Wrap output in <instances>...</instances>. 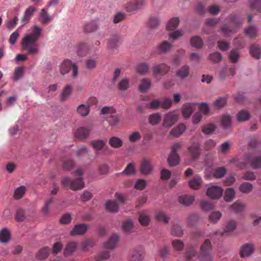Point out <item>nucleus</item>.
I'll list each match as a JSON object with an SVG mask.
<instances>
[{
    "label": "nucleus",
    "mask_w": 261,
    "mask_h": 261,
    "mask_svg": "<svg viewBox=\"0 0 261 261\" xmlns=\"http://www.w3.org/2000/svg\"><path fill=\"white\" fill-rule=\"evenodd\" d=\"M42 30L37 25L33 28L32 32L27 34L22 39L21 46L22 49L26 51L28 55H36L40 50V45L37 40L40 37Z\"/></svg>",
    "instance_id": "nucleus-1"
},
{
    "label": "nucleus",
    "mask_w": 261,
    "mask_h": 261,
    "mask_svg": "<svg viewBox=\"0 0 261 261\" xmlns=\"http://www.w3.org/2000/svg\"><path fill=\"white\" fill-rule=\"evenodd\" d=\"M75 174L80 176L74 179H72L69 177H64L61 180V185L65 188H70L73 191H77L82 189L84 187L83 178L81 177L84 171L82 169H77L75 171Z\"/></svg>",
    "instance_id": "nucleus-2"
},
{
    "label": "nucleus",
    "mask_w": 261,
    "mask_h": 261,
    "mask_svg": "<svg viewBox=\"0 0 261 261\" xmlns=\"http://www.w3.org/2000/svg\"><path fill=\"white\" fill-rule=\"evenodd\" d=\"M227 23L221 28V31L225 37H229L237 31L241 21L235 14L230 15L226 19Z\"/></svg>",
    "instance_id": "nucleus-3"
},
{
    "label": "nucleus",
    "mask_w": 261,
    "mask_h": 261,
    "mask_svg": "<svg viewBox=\"0 0 261 261\" xmlns=\"http://www.w3.org/2000/svg\"><path fill=\"white\" fill-rule=\"evenodd\" d=\"M71 70V76L75 78L78 74V68L75 63H73L70 60H64L60 66V72L61 74L65 75Z\"/></svg>",
    "instance_id": "nucleus-4"
},
{
    "label": "nucleus",
    "mask_w": 261,
    "mask_h": 261,
    "mask_svg": "<svg viewBox=\"0 0 261 261\" xmlns=\"http://www.w3.org/2000/svg\"><path fill=\"white\" fill-rule=\"evenodd\" d=\"M212 244L208 239L204 241L200 248L199 258L201 261H210L212 259L211 254Z\"/></svg>",
    "instance_id": "nucleus-5"
},
{
    "label": "nucleus",
    "mask_w": 261,
    "mask_h": 261,
    "mask_svg": "<svg viewBox=\"0 0 261 261\" xmlns=\"http://www.w3.org/2000/svg\"><path fill=\"white\" fill-rule=\"evenodd\" d=\"M191 160L195 161L198 159L200 155V145L198 143L193 142L187 148Z\"/></svg>",
    "instance_id": "nucleus-6"
},
{
    "label": "nucleus",
    "mask_w": 261,
    "mask_h": 261,
    "mask_svg": "<svg viewBox=\"0 0 261 261\" xmlns=\"http://www.w3.org/2000/svg\"><path fill=\"white\" fill-rule=\"evenodd\" d=\"M146 5V0H132L125 4V8L128 12H134L141 9Z\"/></svg>",
    "instance_id": "nucleus-7"
},
{
    "label": "nucleus",
    "mask_w": 261,
    "mask_h": 261,
    "mask_svg": "<svg viewBox=\"0 0 261 261\" xmlns=\"http://www.w3.org/2000/svg\"><path fill=\"white\" fill-rule=\"evenodd\" d=\"M144 257V251L142 247H138L130 251L128 259L129 261H141Z\"/></svg>",
    "instance_id": "nucleus-8"
},
{
    "label": "nucleus",
    "mask_w": 261,
    "mask_h": 261,
    "mask_svg": "<svg viewBox=\"0 0 261 261\" xmlns=\"http://www.w3.org/2000/svg\"><path fill=\"white\" fill-rule=\"evenodd\" d=\"M177 114L174 112H170L165 115L164 118L163 125L165 127H171L177 122Z\"/></svg>",
    "instance_id": "nucleus-9"
},
{
    "label": "nucleus",
    "mask_w": 261,
    "mask_h": 261,
    "mask_svg": "<svg viewBox=\"0 0 261 261\" xmlns=\"http://www.w3.org/2000/svg\"><path fill=\"white\" fill-rule=\"evenodd\" d=\"M223 193L222 189L218 186H212L208 188L206 195L211 199H218L221 197Z\"/></svg>",
    "instance_id": "nucleus-10"
},
{
    "label": "nucleus",
    "mask_w": 261,
    "mask_h": 261,
    "mask_svg": "<svg viewBox=\"0 0 261 261\" xmlns=\"http://www.w3.org/2000/svg\"><path fill=\"white\" fill-rule=\"evenodd\" d=\"M92 128V125H89L86 127H81L76 130L75 136L76 138L81 140L86 139L89 136L90 132Z\"/></svg>",
    "instance_id": "nucleus-11"
},
{
    "label": "nucleus",
    "mask_w": 261,
    "mask_h": 261,
    "mask_svg": "<svg viewBox=\"0 0 261 261\" xmlns=\"http://www.w3.org/2000/svg\"><path fill=\"white\" fill-rule=\"evenodd\" d=\"M245 161L247 163H249L253 169L261 168V155L251 158V154H248L245 156Z\"/></svg>",
    "instance_id": "nucleus-12"
},
{
    "label": "nucleus",
    "mask_w": 261,
    "mask_h": 261,
    "mask_svg": "<svg viewBox=\"0 0 261 261\" xmlns=\"http://www.w3.org/2000/svg\"><path fill=\"white\" fill-rule=\"evenodd\" d=\"M170 69V66L165 63L156 65L153 69V74L155 76L159 74L164 75L169 71Z\"/></svg>",
    "instance_id": "nucleus-13"
},
{
    "label": "nucleus",
    "mask_w": 261,
    "mask_h": 261,
    "mask_svg": "<svg viewBox=\"0 0 261 261\" xmlns=\"http://www.w3.org/2000/svg\"><path fill=\"white\" fill-rule=\"evenodd\" d=\"M152 165L150 161L144 160L140 165V172L144 175L150 174L152 171Z\"/></svg>",
    "instance_id": "nucleus-14"
},
{
    "label": "nucleus",
    "mask_w": 261,
    "mask_h": 261,
    "mask_svg": "<svg viewBox=\"0 0 261 261\" xmlns=\"http://www.w3.org/2000/svg\"><path fill=\"white\" fill-rule=\"evenodd\" d=\"M88 225L86 224H79L74 226L70 231L71 236L83 235L86 233L88 229Z\"/></svg>",
    "instance_id": "nucleus-15"
},
{
    "label": "nucleus",
    "mask_w": 261,
    "mask_h": 261,
    "mask_svg": "<svg viewBox=\"0 0 261 261\" xmlns=\"http://www.w3.org/2000/svg\"><path fill=\"white\" fill-rule=\"evenodd\" d=\"M244 33L249 38H254L258 35V29L255 25H250L244 29Z\"/></svg>",
    "instance_id": "nucleus-16"
},
{
    "label": "nucleus",
    "mask_w": 261,
    "mask_h": 261,
    "mask_svg": "<svg viewBox=\"0 0 261 261\" xmlns=\"http://www.w3.org/2000/svg\"><path fill=\"white\" fill-rule=\"evenodd\" d=\"M36 11V9L33 6H30L25 10L23 16L21 19L22 25L29 22L34 12Z\"/></svg>",
    "instance_id": "nucleus-17"
},
{
    "label": "nucleus",
    "mask_w": 261,
    "mask_h": 261,
    "mask_svg": "<svg viewBox=\"0 0 261 261\" xmlns=\"http://www.w3.org/2000/svg\"><path fill=\"white\" fill-rule=\"evenodd\" d=\"M108 47L111 49L116 48L122 42L121 38L118 35L112 36L108 39Z\"/></svg>",
    "instance_id": "nucleus-18"
},
{
    "label": "nucleus",
    "mask_w": 261,
    "mask_h": 261,
    "mask_svg": "<svg viewBox=\"0 0 261 261\" xmlns=\"http://www.w3.org/2000/svg\"><path fill=\"white\" fill-rule=\"evenodd\" d=\"M119 240V237L117 234H113L105 244V247L108 249H114Z\"/></svg>",
    "instance_id": "nucleus-19"
},
{
    "label": "nucleus",
    "mask_w": 261,
    "mask_h": 261,
    "mask_svg": "<svg viewBox=\"0 0 261 261\" xmlns=\"http://www.w3.org/2000/svg\"><path fill=\"white\" fill-rule=\"evenodd\" d=\"M151 86V81L149 79H143L140 81L139 85V90L141 92H145L148 91Z\"/></svg>",
    "instance_id": "nucleus-20"
},
{
    "label": "nucleus",
    "mask_w": 261,
    "mask_h": 261,
    "mask_svg": "<svg viewBox=\"0 0 261 261\" xmlns=\"http://www.w3.org/2000/svg\"><path fill=\"white\" fill-rule=\"evenodd\" d=\"M50 249L48 247H44L40 249L36 253L35 257L39 260H43L47 258L49 254Z\"/></svg>",
    "instance_id": "nucleus-21"
},
{
    "label": "nucleus",
    "mask_w": 261,
    "mask_h": 261,
    "mask_svg": "<svg viewBox=\"0 0 261 261\" xmlns=\"http://www.w3.org/2000/svg\"><path fill=\"white\" fill-rule=\"evenodd\" d=\"M254 250L253 244H247L242 247L240 254L242 257L248 256L250 255Z\"/></svg>",
    "instance_id": "nucleus-22"
},
{
    "label": "nucleus",
    "mask_w": 261,
    "mask_h": 261,
    "mask_svg": "<svg viewBox=\"0 0 261 261\" xmlns=\"http://www.w3.org/2000/svg\"><path fill=\"white\" fill-rule=\"evenodd\" d=\"M167 162L170 167H174L178 165L180 162L178 154L170 153L168 158Z\"/></svg>",
    "instance_id": "nucleus-23"
},
{
    "label": "nucleus",
    "mask_w": 261,
    "mask_h": 261,
    "mask_svg": "<svg viewBox=\"0 0 261 261\" xmlns=\"http://www.w3.org/2000/svg\"><path fill=\"white\" fill-rule=\"evenodd\" d=\"M202 182V178L199 176H194L189 182L190 187L193 190H198Z\"/></svg>",
    "instance_id": "nucleus-24"
},
{
    "label": "nucleus",
    "mask_w": 261,
    "mask_h": 261,
    "mask_svg": "<svg viewBox=\"0 0 261 261\" xmlns=\"http://www.w3.org/2000/svg\"><path fill=\"white\" fill-rule=\"evenodd\" d=\"M77 243L75 242H71L68 243L64 250V255L65 256L70 255L75 250Z\"/></svg>",
    "instance_id": "nucleus-25"
},
{
    "label": "nucleus",
    "mask_w": 261,
    "mask_h": 261,
    "mask_svg": "<svg viewBox=\"0 0 261 261\" xmlns=\"http://www.w3.org/2000/svg\"><path fill=\"white\" fill-rule=\"evenodd\" d=\"M194 197L192 195H184L179 196L178 201L183 205H189L193 203Z\"/></svg>",
    "instance_id": "nucleus-26"
},
{
    "label": "nucleus",
    "mask_w": 261,
    "mask_h": 261,
    "mask_svg": "<svg viewBox=\"0 0 261 261\" xmlns=\"http://www.w3.org/2000/svg\"><path fill=\"white\" fill-rule=\"evenodd\" d=\"M173 45L167 41L161 43L158 46V50L161 54H165L171 50Z\"/></svg>",
    "instance_id": "nucleus-27"
},
{
    "label": "nucleus",
    "mask_w": 261,
    "mask_h": 261,
    "mask_svg": "<svg viewBox=\"0 0 261 261\" xmlns=\"http://www.w3.org/2000/svg\"><path fill=\"white\" fill-rule=\"evenodd\" d=\"M98 25L96 21L92 20L87 22L84 25V31L88 33H91L95 31L98 29Z\"/></svg>",
    "instance_id": "nucleus-28"
},
{
    "label": "nucleus",
    "mask_w": 261,
    "mask_h": 261,
    "mask_svg": "<svg viewBox=\"0 0 261 261\" xmlns=\"http://www.w3.org/2000/svg\"><path fill=\"white\" fill-rule=\"evenodd\" d=\"M190 67L185 65L180 67L177 71L176 75L181 79H184L189 75Z\"/></svg>",
    "instance_id": "nucleus-29"
},
{
    "label": "nucleus",
    "mask_w": 261,
    "mask_h": 261,
    "mask_svg": "<svg viewBox=\"0 0 261 261\" xmlns=\"http://www.w3.org/2000/svg\"><path fill=\"white\" fill-rule=\"evenodd\" d=\"M181 111L182 116L185 118H189L193 112V108L192 104L186 103L184 105L181 109Z\"/></svg>",
    "instance_id": "nucleus-30"
},
{
    "label": "nucleus",
    "mask_w": 261,
    "mask_h": 261,
    "mask_svg": "<svg viewBox=\"0 0 261 261\" xmlns=\"http://www.w3.org/2000/svg\"><path fill=\"white\" fill-rule=\"evenodd\" d=\"M109 145L114 148H120L123 144L122 140L117 137H112L109 141Z\"/></svg>",
    "instance_id": "nucleus-31"
},
{
    "label": "nucleus",
    "mask_w": 261,
    "mask_h": 261,
    "mask_svg": "<svg viewBox=\"0 0 261 261\" xmlns=\"http://www.w3.org/2000/svg\"><path fill=\"white\" fill-rule=\"evenodd\" d=\"M10 239V232L6 228H4L0 231V243H7Z\"/></svg>",
    "instance_id": "nucleus-32"
},
{
    "label": "nucleus",
    "mask_w": 261,
    "mask_h": 261,
    "mask_svg": "<svg viewBox=\"0 0 261 261\" xmlns=\"http://www.w3.org/2000/svg\"><path fill=\"white\" fill-rule=\"evenodd\" d=\"M161 120V115L159 113H153L149 115L148 118L149 123L152 125L158 124Z\"/></svg>",
    "instance_id": "nucleus-33"
},
{
    "label": "nucleus",
    "mask_w": 261,
    "mask_h": 261,
    "mask_svg": "<svg viewBox=\"0 0 261 261\" xmlns=\"http://www.w3.org/2000/svg\"><path fill=\"white\" fill-rule=\"evenodd\" d=\"M134 227L133 222L130 220H127L122 223V230L126 234H129Z\"/></svg>",
    "instance_id": "nucleus-34"
},
{
    "label": "nucleus",
    "mask_w": 261,
    "mask_h": 261,
    "mask_svg": "<svg viewBox=\"0 0 261 261\" xmlns=\"http://www.w3.org/2000/svg\"><path fill=\"white\" fill-rule=\"evenodd\" d=\"M190 42L192 46L198 48H201L203 44V42L202 39L197 36H195L191 38Z\"/></svg>",
    "instance_id": "nucleus-35"
},
{
    "label": "nucleus",
    "mask_w": 261,
    "mask_h": 261,
    "mask_svg": "<svg viewBox=\"0 0 261 261\" xmlns=\"http://www.w3.org/2000/svg\"><path fill=\"white\" fill-rule=\"evenodd\" d=\"M236 227V223L233 220H230L227 222L226 225L224 229V231L222 232L221 234L222 236L226 234L227 233L233 231Z\"/></svg>",
    "instance_id": "nucleus-36"
},
{
    "label": "nucleus",
    "mask_w": 261,
    "mask_h": 261,
    "mask_svg": "<svg viewBox=\"0 0 261 261\" xmlns=\"http://www.w3.org/2000/svg\"><path fill=\"white\" fill-rule=\"evenodd\" d=\"M78 114L83 117L87 116L89 113V106L82 104L79 106L76 109Z\"/></svg>",
    "instance_id": "nucleus-37"
},
{
    "label": "nucleus",
    "mask_w": 261,
    "mask_h": 261,
    "mask_svg": "<svg viewBox=\"0 0 261 261\" xmlns=\"http://www.w3.org/2000/svg\"><path fill=\"white\" fill-rule=\"evenodd\" d=\"M261 50L259 46L256 44H252L250 49V53L251 56L256 59L260 58Z\"/></svg>",
    "instance_id": "nucleus-38"
},
{
    "label": "nucleus",
    "mask_w": 261,
    "mask_h": 261,
    "mask_svg": "<svg viewBox=\"0 0 261 261\" xmlns=\"http://www.w3.org/2000/svg\"><path fill=\"white\" fill-rule=\"evenodd\" d=\"M185 130L186 126L184 124H180L171 131V134L175 137H179Z\"/></svg>",
    "instance_id": "nucleus-39"
},
{
    "label": "nucleus",
    "mask_w": 261,
    "mask_h": 261,
    "mask_svg": "<svg viewBox=\"0 0 261 261\" xmlns=\"http://www.w3.org/2000/svg\"><path fill=\"white\" fill-rule=\"evenodd\" d=\"M179 20L178 17H174L171 18L166 25V28L168 30H174L178 25Z\"/></svg>",
    "instance_id": "nucleus-40"
},
{
    "label": "nucleus",
    "mask_w": 261,
    "mask_h": 261,
    "mask_svg": "<svg viewBox=\"0 0 261 261\" xmlns=\"http://www.w3.org/2000/svg\"><path fill=\"white\" fill-rule=\"evenodd\" d=\"M40 16L41 18V22L44 24H47L49 23L51 20V17L47 13L46 11L44 9H42L41 10Z\"/></svg>",
    "instance_id": "nucleus-41"
},
{
    "label": "nucleus",
    "mask_w": 261,
    "mask_h": 261,
    "mask_svg": "<svg viewBox=\"0 0 261 261\" xmlns=\"http://www.w3.org/2000/svg\"><path fill=\"white\" fill-rule=\"evenodd\" d=\"M72 87L71 85H68L64 88L61 94V100L64 101L66 100L68 96L71 94L72 92Z\"/></svg>",
    "instance_id": "nucleus-42"
},
{
    "label": "nucleus",
    "mask_w": 261,
    "mask_h": 261,
    "mask_svg": "<svg viewBox=\"0 0 261 261\" xmlns=\"http://www.w3.org/2000/svg\"><path fill=\"white\" fill-rule=\"evenodd\" d=\"M136 173V169L133 163H129L127 164L125 169L120 174H124L126 175H129L134 174Z\"/></svg>",
    "instance_id": "nucleus-43"
},
{
    "label": "nucleus",
    "mask_w": 261,
    "mask_h": 261,
    "mask_svg": "<svg viewBox=\"0 0 261 261\" xmlns=\"http://www.w3.org/2000/svg\"><path fill=\"white\" fill-rule=\"evenodd\" d=\"M237 117L238 121H245L250 118V113L246 110H241L238 112Z\"/></svg>",
    "instance_id": "nucleus-44"
},
{
    "label": "nucleus",
    "mask_w": 261,
    "mask_h": 261,
    "mask_svg": "<svg viewBox=\"0 0 261 261\" xmlns=\"http://www.w3.org/2000/svg\"><path fill=\"white\" fill-rule=\"evenodd\" d=\"M252 185L248 182L243 183L239 187L240 191L243 193H249L252 190Z\"/></svg>",
    "instance_id": "nucleus-45"
},
{
    "label": "nucleus",
    "mask_w": 261,
    "mask_h": 261,
    "mask_svg": "<svg viewBox=\"0 0 261 261\" xmlns=\"http://www.w3.org/2000/svg\"><path fill=\"white\" fill-rule=\"evenodd\" d=\"M250 6L251 10L261 14V0H251Z\"/></svg>",
    "instance_id": "nucleus-46"
},
{
    "label": "nucleus",
    "mask_w": 261,
    "mask_h": 261,
    "mask_svg": "<svg viewBox=\"0 0 261 261\" xmlns=\"http://www.w3.org/2000/svg\"><path fill=\"white\" fill-rule=\"evenodd\" d=\"M155 217L158 221L167 223L169 220V217L163 211H159L156 213Z\"/></svg>",
    "instance_id": "nucleus-47"
},
{
    "label": "nucleus",
    "mask_w": 261,
    "mask_h": 261,
    "mask_svg": "<svg viewBox=\"0 0 261 261\" xmlns=\"http://www.w3.org/2000/svg\"><path fill=\"white\" fill-rule=\"evenodd\" d=\"M26 192V188L24 186H21L17 188L14 191V196L16 199L21 198Z\"/></svg>",
    "instance_id": "nucleus-48"
},
{
    "label": "nucleus",
    "mask_w": 261,
    "mask_h": 261,
    "mask_svg": "<svg viewBox=\"0 0 261 261\" xmlns=\"http://www.w3.org/2000/svg\"><path fill=\"white\" fill-rule=\"evenodd\" d=\"M106 208L110 212L115 213L118 210V203L115 201H109L106 204Z\"/></svg>",
    "instance_id": "nucleus-49"
},
{
    "label": "nucleus",
    "mask_w": 261,
    "mask_h": 261,
    "mask_svg": "<svg viewBox=\"0 0 261 261\" xmlns=\"http://www.w3.org/2000/svg\"><path fill=\"white\" fill-rule=\"evenodd\" d=\"M226 173V170L224 167H221L216 168L213 173V176L216 178H221L223 177Z\"/></svg>",
    "instance_id": "nucleus-50"
},
{
    "label": "nucleus",
    "mask_w": 261,
    "mask_h": 261,
    "mask_svg": "<svg viewBox=\"0 0 261 261\" xmlns=\"http://www.w3.org/2000/svg\"><path fill=\"white\" fill-rule=\"evenodd\" d=\"M160 20L157 17H151L147 22V25L149 28L154 29L159 25Z\"/></svg>",
    "instance_id": "nucleus-51"
},
{
    "label": "nucleus",
    "mask_w": 261,
    "mask_h": 261,
    "mask_svg": "<svg viewBox=\"0 0 261 261\" xmlns=\"http://www.w3.org/2000/svg\"><path fill=\"white\" fill-rule=\"evenodd\" d=\"M246 207V204L243 203L239 202H234L232 205H231L230 207L232 211L235 213H240L244 210Z\"/></svg>",
    "instance_id": "nucleus-52"
},
{
    "label": "nucleus",
    "mask_w": 261,
    "mask_h": 261,
    "mask_svg": "<svg viewBox=\"0 0 261 261\" xmlns=\"http://www.w3.org/2000/svg\"><path fill=\"white\" fill-rule=\"evenodd\" d=\"M216 127V125L213 123H209L206 124L202 127V132L206 135H210L212 134L215 130Z\"/></svg>",
    "instance_id": "nucleus-53"
},
{
    "label": "nucleus",
    "mask_w": 261,
    "mask_h": 261,
    "mask_svg": "<svg viewBox=\"0 0 261 261\" xmlns=\"http://www.w3.org/2000/svg\"><path fill=\"white\" fill-rule=\"evenodd\" d=\"M24 67L22 66L17 67L15 68L14 73L13 75V80L14 81H18L19 80L23 74Z\"/></svg>",
    "instance_id": "nucleus-54"
},
{
    "label": "nucleus",
    "mask_w": 261,
    "mask_h": 261,
    "mask_svg": "<svg viewBox=\"0 0 261 261\" xmlns=\"http://www.w3.org/2000/svg\"><path fill=\"white\" fill-rule=\"evenodd\" d=\"M137 70L139 73L145 74L148 71L149 65L146 63H140L137 66Z\"/></svg>",
    "instance_id": "nucleus-55"
},
{
    "label": "nucleus",
    "mask_w": 261,
    "mask_h": 261,
    "mask_svg": "<svg viewBox=\"0 0 261 261\" xmlns=\"http://www.w3.org/2000/svg\"><path fill=\"white\" fill-rule=\"evenodd\" d=\"M141 138V135L140 132L135 131L132 132L128 136V140L130 142L135 143L139 141Z\"/></svg>",
    "instance_id": "nucleus-56"
},
{
    "label": "nucleus",
    "mask_w": 261,
    "mask_h": 261,
    "mask_svg": "<svg viewBox=\"0 0 261 261\" xmlns=\"http://www.w3.org/2000/svg\"><path fill=\"white\" fill-rule=\"evenodd\" d=\"M235 195V192L232 188H228L225 192L224 198L226 201H231Z\"/></svg>",
    "instance_id": "nucleus-57"
},
{
    "label": "nucleus",
    "mask_w": 261,
    "mask_h": 261,
    "mask_svg": "<svg viewBox=\"0 0 261 261\" xmlns=\"http://www.w3.org/2000/svg\"><path fill=\"white\" fill-rule=\"evenodd\" d=\"M89 51V47L86 43H81L80 44L78 50L77 54L80 56H84L87 54V53Z\"/></svg>",
    "instance_id": "nucleus-58"
},
{
    "label": "nucleus",
    "mask_w": 261,
    "mask_h": 261,
    "mask_svg": "<svg viewBox=\"0 0 261 261\" xmlns=\"http://www.w3.org/2000/svg\"><path fill=\"white\" fill-rule=\"evenodd\" d=\"M231 117L229 115H224L221 118L222 125L225 128H228L231 125Z\"/></svg>",
    "instance_id": "nucleus-59"
},
{
    "label": "nucleus",
    "mask_w": 261,
    "mask_h": 261,
    "mask_svg": "<svg viewBox=\"0 0 261 261\" xmlns=\"http://www.w3.org/2000/svg\"><path fill=\"white\" fill-rule=\"evenodd\" d=\"M172 103V102L170 98L165 97L162 100H161V108L167 110L171 107Z\"/></svg>",
    "instance_id": "nucleus-60"
},
{
    "label": "nucleus",
    "mask_w": 261,
    "mask_h": 261,
    "mask_svg": "<svg viewBox=\"0 0 261 261\" xmlns=\"http://www.w3.org/2000/svg\"><path fill=\"white\" fill-rule=\"evenodd\" d=\"M199 219V217L196 214H192L189 215L187 218V223L190 226H193L196 224Z\"/></svg>",
    "instance_id": "nucleus-61"
},
{
    "label": "nucleus",
    "mask_w": 261,
    "mask_h": 261,
    "mask_svg": "<svg viewBox=\"0 0 261 261\" xmlns=\"http://www.w3.org/2000/svg\"><path fill=\"white\" fill-rule=\"evenodd\" d=\"M150 221V219L148 216L143 213L140 214L139 221L141 225L147 226L149 224Z\"/></svg>",
    "instance_id": "nucleus-62"
},
{
    "label": "nucleus",
    "mask_w": 261,
    "mask_h": 261,
    "mask_svg": "<svg viewBox=\"0 0 261 261\" xmlns=\"http://www.w3.org/2000/svg\"><path fill=\"white\" fill-rule=\"evenodd\" d=\"M95 245L94 240L92 239H88L82 243V247L85 251L88 250L89 248H91Z\"/></svg>",
    "instance_id": "nucleus-63"
},
{
    "label": "nucleus",
    "mask_w": 261,
    "mask_h": 261,
    "mask_svg": "<svg viewBox=\"0 0 261 261\" xmlns=\"http://www.w3.org/2000/svg\"><path fill=\"white\" fill-rule=\"evenodd\" d=\"M172 235L176 237H181L183 234V231L180 226L178 225H173L171 231Z\"/></svg>",
    "instance_id": "nucleus-64"
}]
</instances>
